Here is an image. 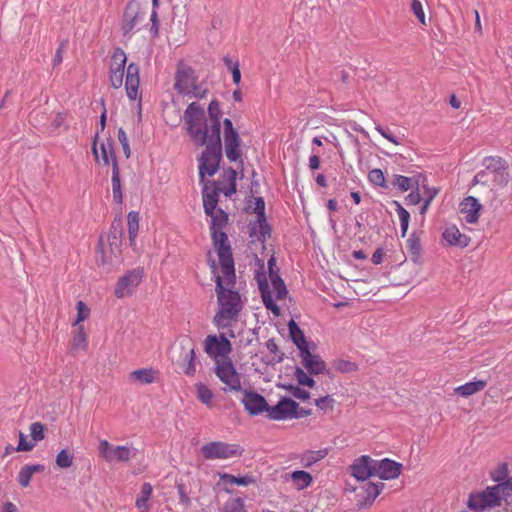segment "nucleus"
Returning a JSON list of instances; mask_svg holds the SVG:
<instances>
[{
	"label": "nucleus",
	"mask_w": 512,
	"mask_h": 512,
	"mask_svg": "<svg viewBox=\"0 0 512 512\" xmlns=\"http://www.w3.org/2000/svg\"><path fill=\"white\" fill-rule=\"evenodd\" d=\"M259 223V237L258 239L260 241H265L266 238L270 237L271 235V228L270 225L267 223L266 218L264 220H258Z\"/></svg>",
	"instance_id": "e2e57ef3"
},
{
	"label": "nucleus",
	"mask_w": 512,
	"mask_h": 512,
	"mask_svg": "<svg viewBox=\"0 0 512 512\" xmlns=\"http://www.w3.org/2000/svg\"><path fill=\"white\" fill-rule=\"evenodd\" d=\"M486 386L487 380H473L454 388V393L463 398H467L482 391Z\"/></svg>",
	"instance_id": "7c9ffc66"
},
{
	"label": "nucleus",
	"mask_w": 512,
	"mask_h": 512,
	"mask_svg": "<svg viewBox=\"0 0 512 512\" xmlns=\"http://www.w3.org/2000/svg\"><path fill=\"white\" fill-rule=\"evenodd\" d=\"M241 139L238 132L224 135L225 154L229 161L242 163L240 154Z\"/></svg>",
	"instance_id": "4be33fe9"
},
{
	"label": "nucleus",
	"mask_w": 512,
	"mask_h": 512,
	"mask_svg": "<svg viewBox=\"0 0 512 512\" xmlns=\"http://www.w3.org/2000/svg\"><path fill=\"white\" fill-rule=\"evenodd\" d=\"M111 183L113 200L115 203L121 204L123 201V194L121 188L120 168L117 160L113 161Z\"/></svg>",
	"instance_id": "72a5a7b5"
},
{
	"label": "nucleus",
	"mask_w": 512,
	"mask_h": 512,
	"mask_svg": "<svg viewBox=\"0 0 512 512\" xmlns=\"http://www.w3.org/2000/svg\"><path fill=\"white\" fill-rule=\"evenodd\" d=\"M401 471L402 464L388 458L382 459L375 466V474L383 480L396 479L401 474Z\"/></svg>",
	"instance_id": "f3484780"
},
{
	"label": "nucleus",
	"mask_w": 512,
	"mask_h": 512,
	"mask_svg": "<svg viewBox=\"0 0 512 512\" xmlns=\"http://www.w3.org/2000/svg\"><path fill=\"white\" fill-rule=\"evenodd\" d=\"M296 408H298L296 401L284 397L276 405L268 407L267 417L276 421L293 419Z\"/></svg>",
	"instance_id": "ddd939ff"
},
{
	"label": "nucleus",
	"mask_w": 512,
	"mask_h": 512,
	"mask_svg": "<svg viewBox=\"0 0 512 512\" xmlns=\"http://www.w3.org/2000/svg\"><path fill=\"white\" fill-rule=\"evenodd\" d=\"M481 210L482 205L473 196L464 198L460 203V213L464 215V219L467 223H476L479 219Z\"/></svg>",
	"instance_id": "a211bd4d"
},
{
	"label": "nucleus",
	"mask_w": 512,
	"mask_h": 512,
	"mask_svg": "<svg viewBox=\"0 0 512 512\" xmlns=\"http://www.w3.org/2000/svg\"><path fill=\"white\" fill-rule=\"evenodd\" d=\"M127 221L129 241L130 245L133 246L139 230V213L136 211H130L127 216Z\"/></svg>",
	"instance_id": "a19ab883"
},
{
	"label": "nucleus",
	"mask_w": 512,
	"mask_h": 512,
	"mask_svg": "<svg viewBox=\"0 0 512 512\" xmlns=\"http://www.w3.org/2000/svg\"><path fill=\"white\" fill-rule=\"evenodd\" d=\"M328 455V450L322 448L319 450H308L300 455V464L305 468H310Z\"/></svg>",
	"instance_id": "473e14b6"
},
{
	"label": "nucleus",
	"mask_w": 512,
	"mask_h": 512,
	"mask_svg": "<svg viewBox=\"0 0 512 512\" xmlns=\"http://www.w3.org/2000/svg\"><path fill=\"white\" fill-rule=\"evenodd\" d=\"M143 20L139 2L131 0L127 3L121 22V30L124 36L129 35L133 29Z\"/></svg>",
	"instance_id": "f8f14e48"
},
{
	"label": "nucleus",
	"mask_w": 512,
	"mask_h": 512,
	"mask_svg": "<svg viewBox=\"0 0 512 512\" xmlns=\"http://www.w3.org/2000/svg\"><path fill=\"white\" fill-rule=\"evenodd\" d=\"M177 491L179 494V502L182 506L185 508L190 507L191 505V499L188 496L184 484H178L177 485Z\"/></svg>",
	"instance_id": "0e129e2a"
},
{
	"label": "nucleus",
	"mask_w": 512,
	"mask_h": 512,
	"mask_svg": "<svg viewBox=\"0 0 512 512\" xmlns=\"http://www.w3.org/2000/svg\"><path fill=\"white\" fill-rule=\"evenodd\" d=\"M45 469L42 464L24 465L18 474V482L22 487H28L32 476L35 473L43 472Z\"/></svg>",
	"instance_id": "f704fd0d"
},
{
	"label": "nucleus",
	"mask_w": 512,
	"mask_h": 512,
	"mask_svg": "<svg viewBox=\"0 0 512 512\" xmlns=\"http://www.w3.org/2000/svg\"><path fill=\"white\" fill-rule=\"evenodd\" d=\"M72 347L74 350H86V333L82 326H79L74 333Z\"/></svg>",
	"instance_id": "de8ad7c7"
},
{
	"label": "nucleus",
	"mask_w": 512,
	"mask_h": 512,
	"mask_svg": "<svg viewBox=\"0 0 512 512\" xmlns=\"http://www.w3.org/2000/svg\"><path fill=\"white\" fill-rule=\"evenodd\" d=\"M257 282H258L259 290L261 292L262 300H263V303H264L265 307L268 310H270L275 316H279L280 315V308L275 303L274 299L271 296L269 284L267 282L266 277L265 276H263V277L258 276L257 277Z\"/></svg>",
	"instance_id": "b1692460"
},
{
	"label": "nucleus",
	"mask_w": 512,
	"mask_h": 512,
	"mask_svg": "<svg viewBox=\"0 0 512 512\" xmlns=\"http://www.w3.org/2000/svg\"><path fill=\"white\" fill-rule=\"evenodd\" d=\"M373 460L366 455L356 459L350 466L351 475L362 483L366 482L372 475L375 474V465Z\"/></svg>",
	"instance_id": "4468645a"
},
{
	"label": "nucleus",
	"mask_w": 512,
	"mask_h": 512,
	"mask_svg": "<svg viewBox=\"0 0 512 512\" xmlns=\"http://www.w3.org/2000/svg\"><path fill=\"white\" fill-rule=\"evenodd\" d=\"M101 150V159L105 165H108L111 161V164L113 165V161L117 160L115 151L113 148L112 141L108 140L106 143H101L100 145Z\"/></svg>",
	"instance_id": "37998d69"
},
{
	"label": "nucleus",
	"mask_w": 512,
	"mask_h": 512,
	"mask_svg": "<svg viewBox=\"0 0 512 512\" xmlns=\"http://www.w3.org/2000/svg\"><path fill=\"white\" fill-rule=\"evenodd\" d=\"M143 271L134 269L119 278L116 283L114 294L117 298H123L133 293L134 289L141 283Z\"/></svg>",
	"instance_id": "9b49d317"
},
{
	"label": "nucleus",
	"mask_w": 512,
	"mask_h": 512,
	"mask_svg": "<svg viewBox=\"0 0 512 512\" xmlns=\"http://www.w3.org/2000/svg\"><path fill=\"white\" fill-rule=\"evenodd\" d=\"M208 216L211 218V238L217 250L222 273L226 276L227 284L232 285L235 278L234 260L228 236L223 231L228 222V214L221 208H218L213 214Z\"/></svg>",
	"instance_id": "f257e3e1"
},
{
	"label": "nucleus",
	"mask_w": 512,
	"mask_h": 512,
	"mask_svg": "<svg viewBox=\"0 0 512 512\" xmlns=\"http://www.w3.org/2000/svg\"><path fill=\"white\" fill-rule=\"evenodd\" d=\"M254 200V213L257 216V220H264V218H266L264 199L263 197H255Z\"/></svg>",
	"instance_id": "4d7b16f0"
},
{
	"label": "nucleus",
	"mask_w": 512,
	"mask_h": 512,
	"mask_svg": "<svg viewBox=\"0 0 512 512\" xmlns=\"http://www.w3.org/2000/svg\"><path fill=\"white\" fill-rule=\"evenodd\" d=\"M220 481L227 484H235L238 486H248L256 483V478L252 475L234 476L228 473H219Z\"/></svg>",
	"instance_id": "4c0bfd02"
},
{
	"label": "nucleus",
	"mask_w": 512,
	"mask_h": 512,
	"mask_svg": "<svg viewBox=\"0 0 512 512\" xmlns=\"http://www.w3.org/2000/svg\"><path fill=\"white\" fill-rule=\"evenodd\" d=\"M216 293L219 309L214 317V322L218 327H228L232 320L236 319L243 308L240 294L232 290V285L227 284L226 276L222 278L215 275Z\"/></svg>",
	"instance_id": "f03ea898"
},
{
	"label": "nucleus",
	"mask_w": 512,
	"mask_h": 512,
	"mask_svg": "<svg viewBox=\"0 0 512 512\" xmlns=\"http://www.w3.org/2000/svg\"><path fill=\"white\" fill-rule=\"evenodd\" d=\"M384 484L382 482L374 483V482H364L360 485V490L363 493V501H361L362 505L368 506L373 503V501L378 497L381 490L383 489Z\"/></svg>",
	"instance_id": "cd10ccee"
},
{
	"label": "nucleus",
	"mask_w": 512,
	"mask_h": 512,
	"mask_svg": "<svg viewBox=\"0 0 512 512\" xmlns=\"http://www.w3.org/2000/svg\"><path fill=\"white\" fill-rule=\"evenodd\" d=\"M302 364L312 374H320L326 371V364L319 354H300Z\"/></svg>",
	"instance_id": "c756f323"
},
{
	"label": "nucleus",
	"mask_w": 512,
	"mask_h": 512,
	"mask_svg": "<svg viewBox=\"0 0 512 512\" xmlns=\"http://www.w3.org/2000/svg\"><path fill=\"white\" fill-rule=\"evenodd\" d=\"M333 367L336 371L341 373H349L356 371L358 369V365L355 362L350 361L349 359L337 358L333 361Z\"/></svg>",
	"instance_id": "c03bdc74"
},
{
	"label": "nucleus",
	"mask_w": 512,
	"mask_h": 512,
	"mask_svg": "<svg viewBox=\"0 0 512 512\" xmlns=\"http://www.w3.org/2000/svg\"><path fill=\"white\" fill-rule=\"evenodd\" d=\"M200 452L206 460H226L241 456L244 452V448L235 443L211 441L204 444Z\"/></svg>",
	"instance_id": "1a4fd4ad"
},
{
	"label": "nucleus",
	"mask_w": 512,
	"mask_h": 512,
	"mask_svg": "<svg viewBox=\"0 0 512 512\" xmlns=\"http://www.w3.org/2000/svg\"><path fill=\"white\" fill-rule=\"evenodd\" d=\"M100 457L109 464L125 463L135 458L138 450L129 445H112L108 440L101 439L98 443Z\"/></svg>",
	"instance_id": "6e6552de"
},
{
	"label": "nucleus",
	"mask_w": 512,
	"mask_h": 512,
	"mask_svg": "<svg viewBox=\"0 0 512 512\" xmlns=\"http://www.w3.org/2000/svg\"><path fill=\"white\" fill-rule=\"evenodd\" d=\"M125 72H116V71H109V80L110 84L113 88L118 89L123 84V78H124Z\"/></svg>",
	"instance_id": "680f3d73"
},
{
	"label": "nucleus",
	"mask_w": 512,
	"mask_h": 512,
	"mask_svg": "<svg viewBox=\"0 0 512 512\" xmlns=\"http://www.w3.org/2000/svg\"><path fill=\"white\" fill-rule=\"evenodd\" d=\"M76 308H77V319H76L75 325L78 324L79 322L84 321L89 316V313H90L89 308L86 306V304L83 301H78Z\"/></svg>",
	"instance_id": "bf43d9fd"
},
{
	"label": "nucleus",
	"mask_w": 512,
	"mask_h": 512,
	"mask_svg": "<svg viewBox=\"0 0 512 512\" xmlns=\"http://www.w3.org/2000/svg\"><path fill=\"white\" fill-rule=\"evenodd\" d=\"M204 146L205 149L199 158V175L201 180L205 175H215L219 169L222 159L221 136L216 135V133L212 134V138L208 139Z\"/></svg>",
	"instance_id": "423d86ee"
},
{
	"label": "nucleus",
	"mask_w": 512,
	"mask_h": 512,
	"mask_svg": "<svg viewBox=\"0 0 512 512\" xmlns=\"http://www.w3.org/2000/svg\"><path fill=\"white\" fill-rule=\"evenodd\" d=\"M215 362V374L222 383L226 385L225 390L238 391L241 389V382L235 367L228 357L229 354H212Z\"/></svg>",
	"instance_id": "0eeeda50"
},
{
	"label": "nucleus",
	"mask_w": 512,
	"mask_h": 512,
	"mask_svg": "<svg viewBox=\"0 0 512 512\" xmlns=\"http://www.w3.org/2000/svg\"><path fill=\"white\" fill-rule=\"evenodd\" d=\"M394 203L396 205V212H397V214L399 216V220H400L402 236L404 237L408 230L410 214L405 208L402 207V205L399 202L394 201Z\"/></svg>",
	"instance_id": "a18cd8bd"
},
{
	"label": "nucleus",
	"mask_w": 512,
	"mask_h": 512,
	"mask_svg": "<svg viewBox=\"0 0 512 512\" xmlns=\"http://www.w3.org/2000/svg\"><path fill=\"white\" fill-rule=\"evenodd\" d=\"M35 446L34 442H28L26 439V435L23 432H19V442L16 447V451H31Z\"/></svg>",
	"instance_id": "052dcab7"
},
{
	"label": "nucleus",
	"mask_w": 512,
	"mask_h": 512,
	"mask_svg": "<svg viewBox=\"0 0 512 512\" xmlns=\"http://www.w3.org/2000/svg\"><path fill=\"white\" fill-rule=\"evenodd\" d=\"M393 187L398 189L401 192H406L413 188L419 187V180L415 177H406L398 174L393 175V179L391 181Z\"/></svg>",
	"instance_id": "e433bc0d"
},
{
	"label": "nucleus",
	"mask_w": 512,
	"mask_h": 512,
	"mask_svg": "<svg viewBox=\"0 0 512 512\" xmlns=\"http://www.w3.org/2000/svg\"><path fill=\"white\" fill-rule=\"evenodd\" d=\"M223 512H246L243 499H229L223 506Z\"/></svg>",
	"instance_id": "09e8293b"
},
{
	"label": "nucleus",
	"mask_w": 512,
	"mask_h": 512,
	"mask_svg": "<svg viewBox=\"0 0 512 512\" xmlns=\"http://www.w3.org/2000/svg\"><path fill=\"white\" fill-rule=\"evenodd\" d=\"M182 119L191 141L197 147L204 146L210 139V130L204 109L197 102H192L184 111Z\"/></svg>",
	"instance_id": "20e7f679"
},
{
	"label": "nucleus",
	"mask_w": 512,
	"mask_h": 512,
	"mask_svg": "<svg viewBox=\"0 0 512 512\" xmlns=\"http://www.w3.org/2000/svg\"><path fill=\"white\" fill-rule=\"evenodd\" d=\"M221 192V188L216 185L215 182L209 186L205 184L202 191L203 207L206 215H211L217 210L218 195Z\"/></svg>",
	"instance_id": "6ab92c4d"
},
{
	"label": "nucleus",
	"mask_w": 512,
	"mask_h": 512,
	"mask_svg": "<svg viewBox=\"0 0 512 512\" xmlns=\"http://www.w3.org/2000/svg\"><path fill=\"white\" fill-rule=\"evenodd\" d=\"M229 178V186L225 188L224 190L221 189V191L224 193L226 197H231L236 192V177L237 172L232 167L228 168L226 171Z\"/></svg>",
	"instance_id": "603ef678"
},
{
	"label": "nucleus",
	"mask_w": 512,
	"mask_h": 512,
	"mask_svg": "<svg viewBox=\"0 0 512 512\" xmlns=\"http://www.w3.org/2000/svg\"><path fill=\"white\" fill-rule=\"evenodd\" d=\"M208 115L209 119L207 120V122L210 130V138H212V134L214 133H216V135L218 134V136H221V110L220 104L217 100H212L209 103Z\"/></svg>",
	"instance_id": "393cba45"
},
{
	"label": "nucleus",
	"mask_w": 512,
	"mask_h": 512,
	"mask_svg": "<svg viewBox=\"0 0 512 512\" xmlns=\"http://www.w3.org/2000/svg\"><path fill=\"white\" fill-rule=\"evenodd\" d=\"M369 181L379 187L388 188L385 176L381 169H373L368 174Z\"/></svg>",
	"instance_id": "3c124183"
},
{
	"label": "nucleus",
	"mask_w": 512,
	"mask_h": 512,
	"mask_svg": "<svg viewBox=\"0 0 512 512\" xmlns=\"http://www.w3.org/2000/svg\"><path fill=\"white\" fill-rule=\"evenodd\" d=\"M231 343L224 334L208 335L204 341L205 352H231Z\"/></svg>",
	"instance_id": "5701e85b"
},
{
	"label": "nucleus",
	"mask_w": 512,
	"mask_h": 512,
	"mask_svg": "<svg viewBox=\"0 0 512 512\" xmlns=\"http://www.w3.org/2000/svg\"><path fill=\"white\" fill-rule=\"evenodd\" d=\"M159 372L154 368H141L133 370L128 375V381L135 385H148L158 380Z\"/></svg>",
	"instance_id": "412c9836"
},
{
	"label": "nucleus",
	"mask_w": 512,
	"mask_h": 512,
	"mask_svg": "<svg viewBox=\"0 0 512 512\" xmlns=\"http://www.w3.org/2000/svg\"><path fill=\"white\" fill-rule=\"evenodd\" d=\"M478 184H481L483 185L484 187H488L489 188V193H491V199H494V193H493V188L491 187L492 185V179H491V176H489V173L487 171L486 168H484L483 170L479 171L473 178L472 180V185L473 186H476Z\"/></svg>",
	"instance_id": "79ce46f5"
},
{
	"label": "nucleus",
	"mask_w": 512,
	"mask_h": 512,
	"mask_svg": "<svg viewBox=\"0 0 512 512\" xmlns=\"http://www.w3.org/2000/svg\"><path fill=\"white\" fill-rule=\"evenodd\" d=\"M291 394H292L295 398L300 399V400H303V401L308 400V399H309V397H310V393H309L307 390H305V389H303V388H300V387H294V388H292V390H291Z\"/></svg>",
	"instance_id": "774afa93"
},
{
	"label": "nucleus",
	"mask_w": 512,
	"mask_h": 512,
	"mask_svg": "<svg viewBox=\"0 0 512 512\" xmlns=\"http://www.w3.org/2000/svg\"><path fill=\"white\" fill-rule=\"evenodd\" d=\"M335 400L332 396L326 395L315 400V405L324 412L333 411Z\"/></svg>",
	"instance_id": "864d4df0"
},
{
	"label": "nucleus",
	"mask_w": 512,
	"mask_h": 512,
	"mask_svg": "<svg viewBox=\"0 0 512 512\" xmlns=\"http://www.w3.org/2000/svg\"><path fill=\"white\" fill-rule=\"evenodd\" d=\"M30 435L33 439V442L36 444L37 442L44 439V426L40 422H34L30 425Z\"/></svg>",
	"instance_id": "5fc2aeb1"
},
{
	"label": "nucleus",
	"mask_w": 512,
	"mask_h": 512,
	"mask_svg": "<svg viewBox=\"0 0 512 512\" xmlns=\"http://www.w3.org/2000/svg\"><path fill=\"white\" fill-rule=\"evenodd\" d=\"M502 485H490L484 489L470 493L467 506L474 512H487L500 507L502 502L512 505V495L506 496Z\"/></svg>",
	"instance_id": "7ed1b4c3"
},
{
	"label": "nucleus",
	"mask_w": 512,
	"mask_h": 512,
	"mask_svg": "<svg viewBox=\"0 0 512 512\" xmlns=\"http://www.w3.org/2000/svg\"><path fill=\"white\" fill-rule=\"evenodd\" d=\"M184 373L188 376H194L196 373V354H190Z\"/></svg>",
	"instance_id": "69168bd1"
},
{
	"label": "nucleus",
	"mask_w": 512,
	"mask_h": 512,
	"mask_svg": "<svg viewBox=\"0 0 512 512\" xmlns=\"http://www.w3.org/2000/svg\"><path fill=\"white\" fill-rule=\"evenodd\" d=\"M509 473V465L506 462L498 463L489 473L490 479L495 482L494 485H502L507 488L503 490L506 492V496L512 495V478L509 477Z\"/></svg>",
	"instance_id": "2eb2a0df"
},
{
	"label": "nucleus",
	"mask_w": 512,
	"mask_h": 512,
	"mask_svg": "<svg viewBox=\"0 0 512 512\" xmlns=\"http://www.w3.org/2000/svg\"><path fill=\"white\" fill-rule=\"evenodd\" d=\"M242 403L251 415H259L263 412H268L269 405L265 398L258 393L245 392Z\"/></svg>",
	"instance_id": "dca6fc26"
},
{
	"label": "nucleus",
	"mask_w": 512,
	"mask_h": 512,
	"mask_svg": "<svg viewBox=\"0 0 512 512\" xmlns=\"http://www.w3.org/2000/svg\"><path fill=\"white\" fill-rule=\"evenodd\" d=\"M288 328L290 337L293 343L299 349V352H310L311 349H315L314 345L311 346L310 343L307 342L303 331L299 328L294 320H291L288 323Z\"/></svg>",
	"instance_id": "a878e982"
},
{
	"label": "nucleus",
	"mask_w": 512,
	"mask_h": 512,
	"mask_svg": "<svg viewBox=\"0 0 512 512\" xmlns=\"http://www.w3.org/2000/svg\"><path fill=\"white\" fill-rule=\"evenodd\" d=\"M411 11L417 17L421 24L426 25L425 13L423 10V5L419 0L411 1Z\"/></svg>",
	"instance_id": "6e6d98bb"
},
{
	"label": "nucleus",
	"mask_w": 512,
	"mask_h": 512,
	"mask_svg": "<svg viewBox=\"0 0 512 512\" xmlns=\"http://www.w3.org/2000/svg\"><path fill=\"white\" fill-rule=\"evenodd\" d=\"M285 478L286 480H290L293 487L297 490H304L308 488L313 482L312 475L304 470H295L286 475Z\"/></svg>",
	"instance_id": "c85d7f7f"
},
{
	"label": "nucleus",
	"mask_w": 512,
	"mask_h": 512,
	"mask_svg": "<svg viewBox=\"0 0 512 512\" xmlns=\"http://www.w3.org/2000/svg\"><path fill=\"white\" fill-rule=\"evenodd\" d=\"M74 456L67 450L62 449L56 456V464L59 468H69L73 464Z\"/></svg>",
	"instance_id": "8fccbe9b"
},
{
	"label": "nucleus",
	"mask_w": 512,
	"mask_h": 512,
	"mask_svg": "<svg viewBox=\"0 0 512 512\" xmlns=\"http://www.w3.org/2000/svg\"><path fill=\"white\" fill-rule=\"evenodd\" d=\"M443 239L451 246L467 247L470 238L462 234L456 226L447 227L443 234Z\"/></svg>",
	"instance_id": "bb28decb"
},
{
	"label": "nucleus",
	"mask_w": 512,
	"mask_h": 512,
	"mask_svg": "<svg viewBox=\"0 0 512 512\" xmlns=\"http://www.w3.org/2000/svg\"><path fill=\"white\" fill-rule=\"evenodd\" d=\"M126 62H127V57H126V54L123 51V49L116 48L111 57V64L109 67V71L125 72Z\"/></svg>",
	"instance_id": "ea45409f"
},
{
	"label": "nucleus",
	"mask_w": 512,
	"mask_h": 512,
	"mask_svg": "<svg viewBox=\"0 0 512 512\" xmlns=\"http://www.w3.org/2000/svg\"><path fill=\"white\" fill-rule=\"evenodd\" d=\"M376 131L379 132L385 139L392 142L393 144L399 145L401 142L389 132L388 129L383 128L380 125H377L375 127Z\"/></svg>",
	"instance_id": "338daca9"
},
{
	"label": "nucleus",
	"mask_w": 512,
	"mask_h": 512,
	"mask_svg": "<svg viewBox=\"0 0 512 512\" xmlns=\"http://www.w3.org/2000/svg\"><path fill=\"white\" fill-rule=\"evenodd\" d=\"M173 87L179 94L197 99H203L208 94V89L203 84H198L195 70L183 61L177 65Z\"/></svg>",
	"instance_id": "39448f33"
},
{
	"label": "nucleus",
	"mask_w": 512,
	"mask_h": 512,
	"mask_svg": "<svg viewBox=\"0 0 512 512\" xmlns=\"http://www.w3.org/2000/svg\"><path fill=\"white\" fill-rule=\"evenodd\" d=\"M295 377H296L298 383L301 384V385H305V386H308V387H313L314 386V383H315L314 380L310 376H308L300 368L296 369Z\"/></svg>",
	"instance_id": "13d9d810"
},
{
	"label": "nucleus",
	"mask_w": 512,
	"mask_h": 512,
	"mask_svg": "<svg viewBox=\"0 0 512 512\" xmlns=\"http://www.w3.org/2000/svg\"><path fill=\"white\" fill-rule=\"evenodd\" d=\"M195 389L198 400L207 407H212L214 394L211 389L206 384L201 382L195 384Z\"/></svg>",
	"instance_id": "58836bf2"
},
{
	"label": "nucleus",
	"mask_w": 512,
	"mask_h": 512,
	"mask_svg": "<svg viewBox=\"0 0 512 512\" xmlns=\"http://www.w3.org/2000/svg\"><path fill=\"white\" fill-rule=\"evenodd\" d=\"M406 250L411 261L418 265L422 264V246L420 243V238L415 233L411 234L410 237L406 240Z\"/></svg>",
	"instance_id": "2f4dec72"
},
{
	"label": "nucleus",
	"mask_w": 512,
	"mask_h": 512,
	"mask_svg": "<svg viewBox=\"0 0 512 512\" xmlns=\"http://www.w3.org/2000/svg\"><path fill=\"white\" fill-rule=\"evenodd\" d=\"M153 487L150 483L145 482L142 484L140 492L137 495L135 506L141 510V512H148L149 505L148 501L152 497Z\"/></svg>",
	"instance_id": "c9c22d12"
},
{
	"label": "nucleus",
	"mask_w": 512,
	"mask_h": 512,
	"mask_svg": "<svg viewBox=\"0 0 512 512\" xmlns=\"http://www.w3.org/2000/svg\"><path fill=\"white\" fill-rule=\"evenodd\" d=\"M271 278V284L274 292L276 293L277 299H283L286 297L288 291L285 286L283 279L279 276V274H275Z\"/></svg>",
	"instance_id": "49530a36"
},
{
	"label": "nucleus",
	"mask_w": 512,
	"mask_h": 512,
	"mask_svg": "<svg viewBox=\"0 0 512 512\" xmlns=\"http://www.w3.org/2000/svg\"><path fill=\"white\" fill-rule=\"evenodd\" d=\"M482 166L487 169L492 179V185L504 187L512 181V170L501 157L488 156L482 161Z\"/></svg>",
	"instance_id": "9d476101"
},
{
	"label": "nucleus",
	"mask_w": 512,
	"mask_h": 512,
	"mask_svg": "<svg viewBox=\"0 0 512 512\" xmlns=\"http://www.w3.org/2000/svg\"><path fill=\"white\" fill-rule=\"evenodd\" d=\"M140 69L136 63H130L126 71L125 89L129 99L135 100L140 84Z\"/></svg>",
	"instance_id": "aec40b11"
}]
</instances>
